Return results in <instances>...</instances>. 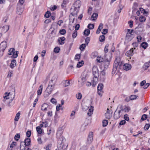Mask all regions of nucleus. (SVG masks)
Wrapping results in <instances>:
<instances>
[{"label": "nucleus", "instance_id": "31", "mask_svg": "<svg viewBox=\"0 0 150 150\" xmlns=\"http://www.w3.org/2000/svg\"><path fill=\"white\" fill-rule=\"evenodd\" d=\"M86 47V45L84 44H82L79 47V49L81 51L83 50Z\"/></svg>", "mask_w": 150, "mask_h": 150}, {"label": "nucleus", "instance_id": "39", "mask_svg": "<svg viewBox=\"0 0 150 150\" xmlns=\"http://www.w3.org/2000/svg\"><path fill=\"white\" fill-rule=\"evenodd\" d=\"M137 97L138 96L136 95H131L129 97L130 100H132L136 99Z\"/></svg>", "mask_w": 150, "mask_h": 150}, {"label": "nucleus", "instance_id": "15", "mask_svg": "<svg viewBox=\"0 0 150 150\" xmlns=\"http://www.w3.org/2000/svg\"><path fill=\"white\" fill-rule=\"evenodd\" d=\"M48 108V105L46 103L43 104L41 107V110L44 111L47 110Z\"/></svg>", "mask_w": 150, "mask_h": 150}, {"label": "nucleus", "instance_id": "9", "mask_svg": "<svg viewBox=\"0 0 150 150\" xmlns=\"http://www.w3.org/2000/svg\"><path fill=\"white\" fill-rule=\"evenodd\" d=\"M121 110H119L118 112H116V110L115 111L114 114V117L115 119H117L119 118L121 116L122 114H120Z\"/></svg>", "mask_w": 150, "mask_h": 150}, {"label": "nucleus", "instance_id": "47", "mask_svg": "<svg viewBox=\"0 0 150 150\" xmlns=\"http://www.w3.org/2000/svg\"><path fill=\"white\" fill-rule=\"evenodd\" d=\"M18 51H16V53L15 52L14 53H13L12 55L13 57L14 58H16L18 57Z\"/></svg>", "mask_w": 150, "mask_h": 150}, {"label": "nucleus", "instance_id": "1", "mask_svg": "<svg viewBox=\"0 0 150 150\" xmlns=\"http://www.w3.org/2000/svg\"><path fill=\"white\" fill-rule=\"evenodd\" d=\"M123 64V62L121 61L120 58V57H117L114 64L113 70H116L118 68L119 69H120Z\"/></svg>", "mask_w": 150, "mask_h": 150}, {"label": "nucleus", "instance_id": "51", "mask_svg": "<svg viewBox=\"0 0 150 150\" xmlns=\"http://www.w3.org/2000/svg\"><path fill=\"white\" fill-rule=\"evenodd\" d=\"M65 84L64 86L65 87L68 86H69L70 85V81H68L67 80L65 81Z\"/></svg>", "mask_w": 150, "mask_h": 150}, {"label": "nucleus", "instance_id": "28", "mask_svg": "<svg viewBox=\"0 0 150 150\" xmlns=\"http://www.w3.org/2000/svg\"><path fill=\"white\" fill-rule=\"evenodd\" d=\"M84 64V62L83 61H81L78 62L77 64L76 67H77L80 68Z\"/></svg>", "mask_w": 150, "mask_h": 150}, {"label": "nucleus", "instance_id": "42", "mask_svg": "<svg viewBox=\"0 0 150 150\" xmlns=\"http://www.w3.org/2000/svg\"><path fill=\"white\" fill-rule=\"evenodd\" d=\"M87 27L89 29H93L94 28V25L93 24H89Z\"/></svg>", "mask_w": 150, "mask_h": 150}, {"label": "nucleus", "instance_id": "60", "mask_svg": "<svg viewBox=\"0 0 150 150\" xmlns=\"http://www.w3.org/2000/svg\"><path fill=\"white\" fill-rule=\"evenodd\" d=\"M108 32V30L107 29H103V32H102V34L104 35L106 34Z\"/></svg>", "mask_w": 150, "mask_h": 150}, {"label": "nucleus", "instance_id": "48", "mask_svg": "<svg viewBox=\"0 0 150 150\" xmlns=\"http://www.w3.org/2000/svg\"><path fill=\"white\" fill-rule=\"evenodd\" d=\"M132 45L134 47V48H133V50H135L136 47H137L138 46V43L137 42H134L132 43Z\"/></svg>", "mask_w": 150, "mask_h": 150}, {"label": "nucleus", "instance_id": "63", "mask_svg": "<svg viewBox=\"0 0 150 150\" xmlns=\"http://www.w3.org/2000/svg\"><path fill=\"white\" fill-rule=\"evenodd\" d=\"M124 119L125 120H126L127 121L129 120V118L128 117V115L127 114H125L124 115Z\"/></svg>", "mask_w": 150, "mask_h": 150}, {"label": "nucleus", "instance_id": "14", "mask_svg": "<svg viewBox=\"0 0 150 150\" xmlns=\"http://www.w3.org/2000/svg\"><path fill=\"white\" fill-rule=\"evenodd\" d=\"M31 142L30 139L28 138H26L24 141L25 145V146H29Z\"/></svg>", "mask_w": 150, "mask_h": 150}, {"label": "nucleus", "instance_id": "36", "mask_svg": "<svg viewBox=\"0 0 150 150\" xmlns=\"http://www.w3.org/2000/svg\"><path fill=\"white\" fill-rule=\"evenodd\" d=\"M15 49L14 48H11L9 50V53H8V55H11L12 54L11 53H13L15 52Z\"/></svg>", "mask_w": 150, "mask_h": 150}, {"label": "nucleus", "instance_id": "29", "mask_svg": "<svg viewBox=\"0 0 150 150\" xmlns=\"http://www.w3.org/2000/svg\"><path fill=\"white\" fill-rule=\"evenodd\" d=\"M20 115V113L19 112H18L17 113L16 115V117L14 119V120L15 121H18L19 119V117Z\"/></svg>", "mask_w": 150, "mask_h": 150}, {"label": "nucleus", "instance_id": "10", "mask_svg": "<svg viewBox=\"0 0 150 150\" xmlns=\"http://www.w3.org/2000/svg\"><path fill=\"white\" fill-rule=\"evenodd\" d=\"M132 68V66L130 64H125L123 65V69L126 71L130 70Z\"/></svg>", "mask_w": 150, "mask_h": 150}, {"label": "nucleus", "instance_id": "58", "mask_svg": "<svg viewBox=\"0 0 150 150\" xmlns=\"http://www.w3.org/2000/svg\"><path fill=\"white\" fill-rule=\"evenodd\" d=\"M20 137V135L18 134H17L15 135L14 137L15 140L16 141H18Z\"/></svg>", "mask_w": 150, "mask_h": 150}, {"label": "nucleus", "instance_id": "37", "mask_svg": "<svg viewBox=\"0 0 150 150\" xmlns=\"http://www.w3.org/2000/svg\"><path fill=\"white\" fill-rule=\"evenodd\" d=\"M99 40L100 42H103L105 40V36L103 35H102L100 36Z\"/></svg>", "mask_w": 150, "mask_h": 150}, {"label": "nucleus", "instance_id": "54", "mask_svg": "<svg viewBox=\"0 0 150 150\" xmlns=\"http://www.w3.org/2000/svg\"><path fill=\"white\" fill-rule=\"evenodd\" d=\"M67 146L66 145H64V144L62 142L61 144V148L63 149H65L67 147Z\"/></svg>", "mask_w": 150, "mask_h": 150}, {"label": "nucleus", "instance_id": "43", "mask_svg": "<svg viewBox=\"0 0 150 150\" xmlns=\"http://www.w3.org/2000/svg\"><path fill=\"white\" fill-rule=\"evenodd\" d=\"M103 93V90H99L98 89H97V93L98 95L101 97L102 96Z\"/></svg>", "mask_w": 150, "mask_h": 150}, {"label": "nucleus", "instance_id": "46", "mask_svg": "<svg viewBox=\"0 0 150 150\" xmlns=\"http://www.w3.org/2000/svg\"><path fill=\"white\" fill-rule=\"evenodd\" d=\"M77 32L76 31L74 30V33L72 34V37L74 38L77 36Z\"/></svg>", "mask_w": 150, "mask_h": 150}, {"label": "nucleus", "instance_id": "55", "mask_svg": "<svg viewBox=\"0 0 150 150\" xmlns=\"http://www.w3.org/2000/svg\"><path fill=\"white\" fill-rule=\"evenodd\" d=\"M25 0H19L18 4V5H23V4L25 2Z\"/></svg>", "mask_w": 150, "mask_h": 150}, {"label": "nucleus", "instance_id": "44", "mask_svg": "<svg viewBox=\"0 0 150 150\" xmlns=\"http://www.w3.org/2000/svg\"><path fill=\"white\" fill-rule=\"evenodd\" d=\"M51 16L50 12L49 11H47L45 13V16L47 18H48L50 17Z\"/></svg>", "mask_w": 150, "mask_h": 150}, {"label": "nucleus", "instance_id": "52", "mask_svg": "<svg viewBox=\"0 0 150 150\" xmlns=\"http://www.w3.org/2000/svg\"><path fill=\"white\" fill-rule=\"evenodd\" d=\"M31 135V132L28 130L26 133V135L28 137H29Z\"/></svg>", "mask_w": 150, "mask_h": 150}, {"label": "nucleus", "instance_id": "8", "mask_svg": "<svg viewBox=\"0 0 150 150\" xmlns=\"http://www.w3.org/2000/svg\"><path fill=\"white\" fill-rule=\"evenodd\" d=\"M93 139V133L92 132H89L87 138V142L89 143L92 142Z\"/></svg>", "mask_w": 150, "mask_h": 150}, {"label": "nucleus", "instance_id": "20", "mask_svg": "<svg viewBox=\"0 0 150 150\" xmlns=\"http://www.w3.org/2000/svg\"><path fill=\"white\" fill-rule=\"evenodd\" d=\"M91 108H90L88 110V112L87 113V115L89 116H91V115H92L93 114V107L91 106Z\"/></svg>", "mask_w": 150, "mask_h": 150}, {"label": "nucleus", "instance_id": "41", "mask_svg": "<svg viewBox=\"0 0 150 150\" xmlns=\"http://www.w3.org/2000/svg\"><path fill=\"white\" fill-rule=\"evenodd\" d=\"M60 50V49L59 47H56L54 48V52L55 53H57L59 52Z\"/></svg>", "mask_w": 150, "mask_h": 150}, {"label": "nucleus", "instance_id": "3", "mask_svg": "<svg viewBox=\"0 0 150 150\" xmlns=\"http://www.w3.org/2000/svg\"><path fill=\"white\" fill-rule=\"evenodd\" d=\"M53 81L52 80L50 81L45 91V94L47 96H48L51 93L54 88V83H53Z\"/></svg>", "mask_w": 150, "mask_h": 150}, {"label": "nucleus", "instance_id": "38", "mask_svg": "<svg viewBox=\"0 0 150 150\" xmlns=\"http://www.w3.org/2000/svg\"><path fill=\"white\" fill-rule=\"evenodd\" d=\"M76 97L77 99L80 100L82 98V95L81 93H78L76 94Z\"/></svg>", "mask_w": 150, "mask_h": 150}, {"label": "nucleus", "instance_id": "27", "mask_svg": "<svg viewBox=\"0 0 150 150\" xmlns=\"http://www.w3.org/2000/svg\"><path fill=\"white\" fill-rule=\"evenodd\" d=\"M36 129L38 133L39 134H40L42 132V130L41 129V127L40 126L37 127H36Z\"/></svg>", "mask_w": 150, "mask_h": 150}, {"label": "nucleus", "instance_id": "18", "mask_svg": "<svg viewBox=\"0 0 150 150\" xmlns=\"http://www.w3.org/2000/svg\"><path fill=\"white\" fill-rule=\"evenodd\" d=\"M150 62H146L144 64V65L143 67L144 68V69L145 70H146L149 67L150 65Z\"/></svg>", "mask_w": 150, "mask_h": 150}, {"label": "nucleus", "instance_id": "25", "mask_svg": "<svg viewBox=\"0 0 150 150\" xmlns=\"http://www.w3.org/2000/svg\"><path fill=\"white\" fill-rule=\"evenodd\" d=\"M90 31L89 29H86L83 32L84 35L86 36H88L90 34Z\"/></svg>", "mask_w": 150, "mask_h": 150}, {"label": "nucleus", "instance_id": "35", "mask_svg": "<svg viewBox=\"0 0 150 150\" xmlns=\"http://www.w3.org/2000/svg\"><path fill=\"white\" fill-rule=\"evenodd\" d=\"M103 126L104 127L106 126L108 124V120H104L103 121Z\"/></svg>", "mask_w": 150, "mask_h": 150}, {"label": "nucleus", "instance_id": "59", "mask_svg": "<svg viewBox=\"0 0 150 150\" xmlns=\"http://www.w3.org/2000/svg\"><path fill=\"white\" fill-rule=\"evenodd\" d=\"M90 41V38L89 37H87L85 40V42L86 44V45L89 43Z\"/></svg>", "mask_w": 150, "mask_h": 150}, {"label": "nucleus", "instance_id": "64", "mask_svg": "<svg viewBox=\"0 0 150 150\" xmlns=\"http://www.w3.org/2000/svg\"><path fill=\"white\" fill-rule=\"evenodd\" d=\"M16 142H13L11 144L10 147L11 148H13L14 146H16Z\"/></svg>", "mask_w": 150, "mask_h": 150}, {"label": "nucleus", "instance_id": "12", "mask_svg": "<svg viewBox=\"0 0 150 150\" xmlns=\"http://www.w3.org/2000/svg\"><path fill=\"white\" fill-rule=\"evenodd\" d=\"M133 48H132L129 50L125 54L126 56L130 57L132 56L133 54Z\"/></svg>", "mask_w": 150, "mask_h": 150}, {"label": "nucleus", "instance_id": "32", "mask_svg": "<svg viewBox=\"0 0 150 150\" xmlns=\"http://www.w3.org/2000/svg\"><path fill=\"white\" fill-rule=\"evenodd\" d=\"M96 60L98 62H101L103 61V58L101 57H98Z\"/></svg>", "mask_w": 150, "mask_h": 150}, {"label": "nucleus", "instance_id": "16", "mask_svg": "<svg viewBox=\"0 0 150 150\" xmlns=\"http://www.w3.org/2000/svg\"><path fill=\"white\" fill-rule=\"evenodd\" d=\"M16 60L13 59L11 60V63L10 64V67L11 69H13L16 65Z\"/></svg>", "mask_w": 150, "mask_h": 150}, {"label": "nucleus", "instance_id": "49", "mask_svg": "<svg viewBox=\"0 0 150 150\" xmlns=\"http://www.w3.org/2000/svg\"><path fill=\"white\" fill-rule=\"evenodd\" d=\"M150 126V125L149 124H146L145 125L144 129L145 130H148Z\"/></svg>", "mask_w": 150, "mask_h": 150}, {"label": "nucleus", "instance_id": "2", "mask_svg": "<svg viewBox=\"0 0 150 150\" xmlns=\"http://www.w3.org/2000/svg\"><path fill=\"white\" fill-rule=\"evenodd\" d=\"M93 73L94 76L93 80L92 86L94 87L98 82V69L96 67H93Z\"/></svg>", "mask_w": 150, "mask_h": 150}, {"label": "nucleus", "instance_id": "45", "mask_svg": "<svg viewBox=\"0 0 150 150\" xmlns=\"http://www.w3.org/2000/svg\"><path fill=\"white\" fill-rule=\"evenodd\" d=\"M147 117V115L146 114L143 115L141 117V120L142 121L146 120Z\"/></svg>", "mask_w": 150, "mask_h": 150}, {"label": "nucleus", "instance_id": "11", "mask_svg": "<svg viewBox=\"0 0 150 150\" xmlns=\"http://www.w3.org/2000/svg\"><path fill=\"white\" fill-rule=\"evenodd\" d=\"M65 40V38L64 37H60L59 38L58 41L59 44L61 45H63L64 43V41Z\"/></svg>", "mask_w": 150, "mask_h": 150}, {"label": "nucleus", "instance_id": "53", "mask_svg": "<svg viewBox=\"0 0 150 150\" xmlns=\"http://www.w3.org/2000/svg\"><path fill=\"white\" fill-rule=\"evenodd\" d=\"M80 58V55L79 54H77L75 55V59L76 60H77L78 61H79V59Z\"/></svg>", "mask_w": 150, "mask_h": 150}, {"label": "nucleus", "instance_id": "21", "mask_svg": "<svg viewBox=\"0 0 150 150\" xmlns=\"http://www.w3.org/2000/svg\"><path fill=\"white\" fill-rule=\"evenodd\" d=\"M143 30V28L141 27H137L135 28V32L137 33H140L142 32Z\"/></svg>", "mask_w": 150, "mask_h": 150}, {"label": "nucleus", "instance_id": "17", "mask_svg": "<svg viewBox=\"0 0 150 150\" xmlns=\"http://www.w3.org/2000/svg\"><path fill=\"white\" fill-rule=\"evenodd\" d=\"M43 88V86L42 85H41L40 86L38 90L37 91L38 95H41L42 93V91Z\"/></svg>", "mask_w": 150, "mask_h": 150}, {"label": "nucleus", "instance_id": "30", "mask_svg": "<svg viewBox=\"0 0 150 150\" xmlns=\"http://www.w3.org/2000/svg\"><path fill=\"white\" fill-rule=\"evenodd\" d=\"M127 30H128V32L127 33V34L126 35V38H128V35L130 34V35H132V32L133 31V30L128 29Z\"/></svg>", "mask_w": 150, "mask_h": 150}, {"label": "nucleus", "instance_id": "7", "mask_svg": "<svg viewBox=\"0 0 150 150\" xmlns=\"http://www.w3.org/2000/svg\"><path fill=\"white\" fill-rule=\"evenodd\" d=\"M74 10H76L77 8H80L81 5V1L79 0H77L75 1L74 4Z\"/></svg>", "mask_w": 150, "mask_h": 150}, {"label": "nucleus", "instance_id": "6", "mask_svg": "<svg viewBox=\"0 0 150 150\" xmlns=\"http://www.w3.org/2000/svg\"><path fill=\"white\" fill-rule=\"evenodd\" d=\"M23 11V6L22 5H18V4L16 12L18 15H21Z\"/></svg>", "mask_w": 150, "mask_h": 150}, {"label": "nucleus", "instance_id": "24", "mask_svg": "<svg viewBox=\"0 0 150 150\" xmlns=\"http://www.w3.org/2000/svg\"><path fill=\"white\" fill-rule=\"evenodd\" d=\"M148 45V44L146 42H143L141 44L142 47L144 49H146Z\"/></svg>", "mask_w": 150, "mask_h": 150}, {"label": "nucleus", "instance_id": "5", "mask_svg": "<svg viewBox=\"0 0 150 150\" xmlns=\"http://www.w3.org/2000/svg\"><path fill=\"white\" fill-rule=\"evenodd\" d=\"M7 43L6 41H3L0 45V51L3 52L7 47Z\"/></svg>", "mask_w": 150, "mask_h": 150}, {"label": "nucleus", "instance_id": "23", "mask_svg": "<svg viewBox=\"0 0 150 150\" xmlns=\"http://www.w3.org/2000/svg\"><path fill=\"white\" fill-rule=\"evenodd\" d=\"M139 10L142 13H143L144 15L147 14L148 12L146 11L144 9L142 8H139Z\"/></svg>", "mask_w": 150, "mask_h": 150}, {"label": "nucleus", "instance_id": "19", "mask_svg": "<svg viewBox=\"0 0 150 150\" xmlns=\"http://www.w3.org/2000/svg\"><path fill=\"white\" fill-rule=\"evenodd\" d=\"M68 3V0H63L62 4L61 6L63 8L66 7V4Z\"/></svg>", "mask_w": 150, "mask_h": 150}, {"label": "nucleus", "instance_id": "57", "mask_svg": "<svg viewBox=\"0 0 150 150\" xmlns=\"http://www.w3.org/2000/svg\"><path fill=\"white\" fill-rule=\"evenodd\" d=\"M13 74V71H9L8 73L7 77L8 78H10Z\"/></svg>", "mask_w": 150, "mask_h": 150}, {"label": "nucleus", "instance_id": "22", "mask_svg": "<svg viewBox=\"0 0 150 150\" xmlns=\"http://www.w3.org/2000/svg\"><path fill=\"white\" fill-rule=\"evenodd\" d=\"M9 26L6 25L4 26L2 29V31L4 32H7L9 30Z\"/></svg>", "mask_w": 150, "mask_h": 150}, {"label": "nucleus", "instance_id": "61", "mask_svg": "<svg viewBox=\"0 0 150 150\" xmlns=\"http://www.w3.org/2000/svg\"><path fill=\"white\" fill-rule=\"evenodd\" d=\"M133 22L132 21H130L128 22V23L129 24V27L132 28L133 26Z\"/></svg>", "mask_w": 150, "mask_h": 150}, {"label": "nucleus", "instance_id": "40", "mask_svg": "<svg viewBox=\"0 0 150 150\" xmlns=\"http://www.w3.org/2000/svg\"><path fill=\"white\" fill-rule=\"evenodd\" d=\"M62 105L61 104H59L58 106H57L56 107V111H59L60 109L61 110H63V108H62Z\"/></svg>", "mask_w": 150, "mask_h": 150}, {"label": "nucleus", "instance_id": "62", "mask_svg": "<svg viewBox=\"0 0 150 150\" xmlns=\"http://www.w3.org/2000/svg\"><path fill=\"white\" fill-rule=\"evenodd\" d=\"M130 110V108L129 107L125 106V108L123 109V111L125 112H128Z\"/></svg>", "mask_w": 150, "mask_h": 150}, {"label": "nucleus", "instance_id": "34", "mask_svg": "<svg viewBox=\"0 0 150 150\" xmlns=\"http://www.w3.org/2000/svg\"><path fill=\"white\" fill-rule=\"evenodd\" d=\"M139 20L141 22H143L145 21L146 18L144 16H142L139 17Z\"/></svg>", "mask_w": 150, "mask_h": 150}, {"label": "nucleus", "instance_id": "13", "mask_svg": "<svg viewBox=\"0 0 150 150\" xmlns=\"http://www.w3.org/2000/svg\"><path fill=\"white\" fill-rule=\"evenodd\" d=\"M104 67L105 69H107L110 64V61L107 59L103 62Z\"/></svg>", "mask_w": 150, "mask_h": 150}, {"label": "nucleus", "instance_id": "26", "mask_svg": "<svg viewBox=\"0 0 150 150\" xmlns=\"http://www.w3.org/2000/svg\"><path fill=\"white\" fill-rule=\"evenodd\" d=\"M103 85L102 83H99L97 87V89L100 90H103Z\"/></svg>", "mask_w": 150, "mask_h": 150}, {"label": "nucleus", "instance_id": "4", "mask_svg": "<svg viewBox=\"0 0 150 150\" xmlns=\"http://www.w3.org/2000/svg\"><path fill=\"white\" fill-rule=\"evenodd\" d=\"M5 94V95L4 96V99L3 100V101L5 102L6 100L11 98V99L10 100V101L8 104V106H10L11 105H10V103L11 102L13 99L14 98L15 95H13V97L10 98V97L11 95V94L10 93H7V92H6Z\"/></svg>", "mask_w": 150, "mask_h": 150}, {"label": "nucleus", "instance_id": "50", "mask_svg": "<svg viewBox=\"0 0 150 150\" xmlns=\"http://www.w3.org/2000/svg\"><path fill=\"white\" fill-rule=\"evenodd\" d=\"M66 31L65 29H62L59 31V33L61 35H64L66 33Z\"/></svg>", "mask_w": 150, "mask_h": 150}, {"label": "nucleus", "instance_id": "33", "mask_svg": "<svg viewBox=\"0 0 150 150\" xmlns=\"http://www.w3.org/2000/svg\"><path fill=\"white\" fill-rule=\"evenodd\" d=\"M98 16V14L96 13H94L92 16V18H93V20H95L97 19Z\"/></svg>", "mask_w": 150, "mask_h": 150}, {"label": "nucleus", "instance_id": "56", "mask_svg": "<svg viewBox=\"0 0 150 150\" xmlns=\"http://www.w3.org/2000/svg\"><path fill=\"white\" fill-rule=\"evenodd\" d=\"M108 46H109V44H107L105 45V47L104 50V51L105 53L107 52L108 51Z\"/></svg>", "mask_w": 150, "mask_h": 150}]
</instances>
